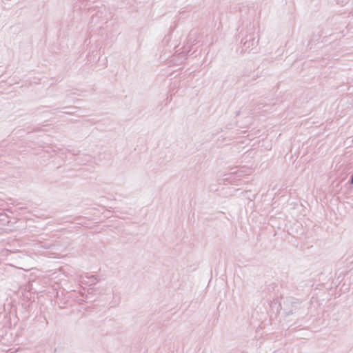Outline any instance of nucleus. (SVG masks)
Here are the masks:
<instances>
[{"instance_id": "1", "label": "nucleus", "mask_w": 353, "mask_h": 353, "mask_svg": "<svg viewBox=\"0 0 353 353\" xmlns=\"http://www.w3.org/2000/svg\"><path fill=\"white\" fill-rule=\"evenodd\" d=\"M350 183L353 184V174L352 175L351 179L350 180Z\"/></svg>"}]
</instances>
